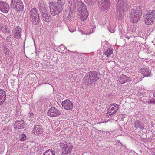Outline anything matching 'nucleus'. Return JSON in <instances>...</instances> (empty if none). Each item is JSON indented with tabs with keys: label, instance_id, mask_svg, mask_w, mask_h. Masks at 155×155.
<instances>
[{
	"label": "nucleus",
	"instance_id": "1",
	"mask_svg": "<svg viewBox=\"0 0 155 155\" xmlns=\"http://www.w3.org/2000/svg\"><path fill=\"white\" fill-rule=\"evenodd\" d=\"M69 3L71 6L73 5L74 7H77L78 9H80L81 8L80 12L81 20L82 21H84L87 19L88 15V13L83 2L81 1L77 2V0H71Z\"/></svg>",
	"mask_w": 155,
	"mask_h": 155
},
{
	"label": "nucleus",
	"instance_id": "2",
	"mask_svg": "<svg viewBox=\"0 0 155 155\" xmlns=\"http://www.w3.org/2000/svg\"><path fill=\"white\" fill-rule=\"evenodd\" d=\"M142 15V11L139 6L131 9L130 12V19L134 23H137L140 19Z\"/></svg>",
	"mask_w": 155,
	"mask_h": 155
},
{
	"label": "nucleus",
	"instance_id": "3",
	"mask_svg": "<svg viewBox=\"0 0 155 155\" xmlns=\"http://www.w3.org/2000/svg\"><path fill=\"white\" fill-rule=\"evenodd\" d=\"M125 4L123 0H117L116 14L118 19L121 20L124 18Z\"/></svg>",
	"mask_w": 155,
	"mask_h": 155
},
{
	"label": "nucleus",
	"instance_id": "4",
	"mask_svg": "<svg viewBox=\"0 0 155 155\" xmlns=\"http://www.w3.org/2000/svg\"><path fill=\"white\" fill-rule=\"evenodd\" d=\"M98 79L97 73L93 71L89 73V75L85 76L83 81V82L86 85H93Z\"/></svg>",
	"mask_w": 155,
	"mask_h": 155
},
{
	"label": "nucleus",
	"instance_id": "5",
	"mask_svg": "<svg viewBox=\"0 0 155 155\" xmlns=\"http://www.w3.org/2000/svg\"><path fill=\"white\" fill-rule=\"evenodd\" d=\"M49 7L51 14L54 16L59 14L63 9L61 6L54 2H49Z\"/></svg>",
	"mask_w": 155,
	"mask_h": 155
},
{
	"label": "nucleus",
	"instance_id": "6",
	"mask_svg": "<svg viewBox=\"0 0 155 155\" xmlns=\"http://www.w3.org/2000/svg\"><path fill=\"white\" fill-rule=\"evenodd\" d=\"M29 17L31 21L34 25H36L39 23V14L35 8L32 9L30 11Z\"/></svg>",
	"mask_w": 155,
	"mask_h": 155
},
{
	"label": "nucleus",
	"instance_id": "7",
	"mask_svg": "<svg viewBox=\"0 0 155 155\" xmlns=\"http://www.w3.org/2000/svg\"><path fill=\"white\" fill-rule=\"evenodd\" d=\"M155 19V10H153L149 11L146 14L144 21L146 24L150 25L153 23Z\"/></svg>",
	"mask_w": 155,
	"mask_h": 155
},
{
	"label": "nucleus",
	"instance_id": "8",
	"mask_svg": "<svg viewBox=\"0 0 155 155\" xmlns=\"http://www.w3.org/2000/svg\"><path fill=\"white\" fill-rule=\"evenodd\" d=\"M39 9L40 11L43 20L46 22H51V17L48 13L47 10L46 8L39 6Z\"/></svg>",
	"mask_w": 155,
	"mask_h": 155
},
{
	"label": "nucleus",
	"instance_id": "9",
	"mask_svg": "<svg viewBox=\"0 0 155 155\" xmlns=\"http://www.w3.org/2000/svg\"><path fill=\"white\" fill-rule=\"evenodd\" d=\"M11 6L13 8H16L17 11L23 10L24 5L21 0H12Z\"/></svg>",
	"mask_w": 155,
	"mask_h": 155
},
{
	"label": "nucleus",
	"instance_id": "10",
	"mask_svg": "<svg viewBox=\"0 0 155 155\" xmlns=\"http://www.w3.org/2000/svg\"><path fill=\"white\" fill-rule=\"evenodd\" d=\"M110 0H101L100 8L104 12H106L110 8Z\"/></svg>",
	"mask_w": 155,
	"mask_h": 155
},
{
	"label": "nucleus",
	"instance_id": "11",
	"mask_svg": "<svg viewBox=\"0 0 155 155\" xmlns=\"http://www.w3.org/2000/svg\"><path fill=\"white\" fill-rule=\"evenodd\" d=\"M119 109V107L117 104L114 103L111 104L107 110V113L111 116L115 114Z\"/></svg>",
	"mask_w": 155,
	"mask_h": 155
},
{
	"label": "nucleus",
	"instance_id": "12",
	"mask_svg": "<svg viewBox=\"0 0 155 155\" xmlns=\"http://www.w3.org/2000/svg\"><path fill=\"white\" fill-rule=\"evenodd\" d=\"M61 114L60 110L55 107H51L49 109L48 111V114L51 117H56Z\"/></svg>",
	"mask_w": 155,
	"mask_h": 155
},
{
	"label": "nucleus",
	"instance_id": "13",
	"mask_svg": "<svg viewBox=\"0 0 155 155\" xmlns=\"http://www.w3.org/2000/svg\"><path fill=\"white\" fill-rule=\"evenodd\" d=\"M12 31L14 38L19 39L21 37L22 29L19 26H16L15 27Z\"/></svg>",
	"mask_w": 155,
	"mask_h": 155
},
{
	"label": "nucleus",
	"instance_id": "14",
	"mask_svg": "<svg viewBox=\"0 0 155 155\" xmlns=\"http://www.w3.org/2000/svg\"><path fill=\"white\" fill-rule=\"evenodd\" d=\"M62 105L64 108L67 110H70L73 107V104L71 101L69 100H66L63 101Z\"/></svg>",
	"mask_w": 155,
	"mask_h": 155
},
{
	"label": "nucleus",
	"instance_id": "15",
	"mask_svg": "<svg viewBox=\"0 0 155 155\" xmlns=\"http://www.w3.org/2000/svg\"><path fill=\"white\" fill-rule=\"evenodd\" d=\"M9 6L8 3L3 1L0 2V10L3 13H7L9 10Z\"/></svg>",
	"mask_w": 155,
	"mask_h": 155
},
{
	"label": "nucleus",
	"instance_id": "16",
	"mask_svg": "<svg viewBox=\"0 0 155 155\" xmlns=\"http://www.w3.org/2000/svg\"><path fill=\"white\" fill-rule=\"evenodd\" d=\"M43 132V130L42 127L39 125H37L35 126L33 130V133L36 135L42 134Z\"/></svg>",
	"mask_w": 155,
	"mask_h": 155
},
{
	"label": "nucleus",
	"instance_id": "17",
	"mask_svg": "<svg viewBox=\"0 0 155 155\" xmlns=\"http://www.w3.org/2000/svg\"><path fill=\"white\" fill-rule=\"evenodd\" d=\"M140 71L141 72L142 74L144 77H148L152 75L151 70L147 68H142Z\"/></svg>",
	"mask_w": 155,
	"mask_h": 155
},
{
	"label": "nucleus",
	"instance_id": "18",
	"mask_svg": "<svg viewBox=\"0 0 155 155\" xmlns=\"http://www.w3.org/2000/svg\"><path fill=\"white\" fill-rule=\"evenodd\" d=\"M6 98V93L3 90L0 89V105L5 101Z\"/></svg>",
	"mask_w": 155,
	"mask_h": 155
},
{
	"label": "nucleus",
	"instance_id": "19",
	"mask_svg": "<svg viewBox=\"0 0 155 155\" xmlns=\"http://www.w3.org/2000/svg\"><path fill=\"white\" fill-rule=\"evenodd\" d=\"M134 125L136 129L139 128L140 130H143L144 128L143 123L139 120H136Z\"/></svg>",
	"mask_w": 155,
	"mask_h": 155
},
{
	"label": "nucleus",
	"instance_id": "20",
	"mask_svg": "<svg viewBox=\"0 0 155 155\" xmlns=\"http://www.w3.org/2000/svg\"><path fill=\"white\" fill-rule=\"evenodd\" d=\"M24 121H16L15 123L14 128L15 129H20L24 128L25 126L23 124Z\"/></svg>",
	"mask_w": 155,
	"mask_h": 155
},
{
	"label": "nucleus",
	"instance_id": "21",
	"mask_svg": "<svg viewBox=\"0 0 155 155\" xmlns=\"http://www.w3.org/2000/svg\"><path fill=\"white\" fill-rule=\"evenodd\" d=\"M119 82L121 84H123L126 82L129 81H130V78L127 77L126 75L122 74L119 78Z\"/></svg>",
	"mask_w": 155,
	"mask_h": 155
},
{
	"label": "nucleus",
	"instance_id": "22",
	"mask_svg": "<svg viewBox=\"0 0 155 155\" xmlns=\"http://www.w3.org/2000/svg\"><path fill=\"white\" fill-rule=\"evenodd\" d=\"M73 146L70 143H68V145L64 148L63 151V154H68L70 153L72 150Z\"/></svg>",
	"mask_w": 155,
	"mask_h": 155
},
{
	"label": "nucleus",
	"instance_id": "23",
	"mask_svg": "<svg viewBox=\"0 0 155 155\" xmlns=\"http://www.w3.org/2000/svg\"><path fill=\"white\" fill-rule=\"evenodd\" d=\"M104 54L107 57H110L112 55L113 56V49L109 48L107 49L105 51Z\"/></svg>",
	"mask_w": 155,
	"mask_h": 155
},
{
	"label": "nucleus",
	"instance_id": "24",
	"mask_svg": "<svg viewBox=\"0 0 155 155\" xmlns=\"http://www.w3.org/2000/svg\"><path fill=\"white\" fill-rule=\"evenodd\" d=\"M55 3L60 6H61V7L63 8L64 5L65 3V0H58Z\"/></svg>",
	"mask_w": 155,
	"mask_h": 155
},
{
	"label": "nucleus",
	"instance_id": "25",
	"mask_svg": "<svg viewBox=\"0 0 155 155\" xmlns=\"http://www.w3.org/2000/svg\"><path fill=\"white\" fill-rule=\"evenodd\" d=\"M97 0H84L85 2L87 4L92 5L94 4Z\"/></svg>",
	"mask_w": 155,
	"mask_h": 155
},
{
	"label": "nucleus",
	"instance_id": "26",
	"mask_svg": "<svg viewBox=\"0 0 155 155\" xmlns=\"http://www.w3.org/2000/svg\"><path fill=\"white\" fill-rule=\"evenodd\" d=\"M60 145L61 147L63 149L62 150H64V149L68 145V143H67L66 141H64L60 143Z\"/></svg>",
	"mask_w": 155,
	"mask_h": 155
},
{
	"label": "nucleus",
	"instance_id": "27",
	"mask_svg": "<svg viewBox=\"0 0 155 155\" xmlns=\"http://www.w3.org/2000/svg\"><path fill=\"white\" fill-rule=\"evenodd\" d=\"M43 155H55V154L51 150H49L45 152Z\"/></svg>",
	"mask_w": 155,
	"mask_h": 155
},
{
	"label": "nucleus",
	"instance_id": "28",
	"mask_svg": "<svg viewBox=\"0 0 155 155\" xmlns=\"http://www.w3.org/2000/svg\"><path fill=\"white\" fill-rule=\"evenodd\" d=\"M26 138V136L25 134H21L19 137V140L20 141H23Z\"/></svg>",
	"mask_w": 155,
	"mask_h": 155
},
{
	"label": "nucleus",
	"instance_id": "29",
	"mask_svg": "<svg viewBox=\"0 0 155 155\" xmlns=\"http://www.w3.org/2000/svg\"><path fill=\"white\" fill-rule=\"evenodd\" d=\"M3 53L6 55L8 54L9 53V50L8 48L4 47H3Z\"/></svg>",
	"mask_w": 155,
	"mask_h": 155
},
{
	"label": "nucleus",
	"instance_id": "30",
	"mask_svg": "<svg viewBox=\"0 0 155 155\" xmlns=\"http://www.w3.org/2000/svg\"><path fill=\"white\" fill-rule=\"evenodd\" d=\"M59 48L61 50H60L59 51H64L65 49H66V48L63 45H61L59 46Z\"/></svg>",
	"mask_w": 155,
	"mask_h": 155
},
{
	"label": "nucleus",
	"instance_id": "31",
	"mask_svg": "<svg viewBox=\"0 0 155 155\" xmlns=\"http://www.w3.org/2000/svg\"><path fill=\"white\" fill-rule=\"evenodd\" d=\"M148 103L149 104H155V101L150 99L148 101Z\"/></svg>",
	"mask_w": 155,
	"mask_h": 155
},
{
	"label": "nucleus",
	"instance_id": "32",
	"mask_svg": "<svg viewBox=\"0 0 155 155\" xmlns=\"http://www.w3.org/2000/svg\"><path fill=\"white\" fill-rule=\"evenodd\" d=\"M6 28H5L1 26H0V30H1L4 31L5 30Z\"/></svg>",
	"mask_w": 155,
	"mask_h": 155
},
{
	"label": "nucleus",
	"instance_id": "33",
	"mask_svg": "<svg viewBox=\"0 0 155 155\" xmlns=\"http://www.w3.org/2000/svg\"><path fill=\"white\" fill-rule=\"evenodd\" d=\"M71 18V17L70 15H68L67 18V20H69Z\"/></svg>",
	"mask_w": 155,
	"mask_h": 155
},
{
	"label": "nucleus",
	"instance_id": "34",
	"mask_svg": "<svg viewBox=\"0 0 155 155\" xmlns=\"http://www.w3.org/2000/svg\"><path fill=\"white\" fill-rule=\"evenodd\" d=\"M109 31L111 33H114V30H110L109 29H108Z\"/></svg>",
	"mask_w": 155,
	"mask_h": 155
},
{
	"label": "nucleus",
	"instance_id": "35",
	"mask_svg": "<svg viewBox=\"0 0 155 155\" xmlns=\"http://www.w3.org/2000/svg\"><path fill=\"white\" fill-rule=\"evenodd\" d=\"M127 38L128 39H130V36H127Z\"/></svg>",
	"mask_w": 155,
	"mask_h": 155
},
{
	"label": "nucleus",
	"instance_id": "36",
	"mask_svg": "<svg viewBox=\"0 0 155 155\" xmlns=\"http://www.w3.org/2000/svg\"><path fill=\"white\" fill-rule=\"evenodd\" d=\"M7 31V32H8V33H9L10 32V30L8 29H7V30H6Z\"/></svg>",
	"mask_w": 155,
	"mask_h": 155
},
{
	"label": "nucleus",
	"instance_id": "37",
	"mask_svg": "<svg viewBox=\"0 0 155 155\" xmlns=\"http://www.w3.org/2000/svg\"><path fill=\"white\" fill-rule=\"evenodd\" d=\"M153 95L155 97V92H154L153 93Z\"/></svg>",
	"mask_w": 155,
	"mask_h": 155
},
{
	"label": "nucleus",
	"instance_id": "38",
	"mask_svg": "<svg viewBox=\"0 0 155 155\" xmlns=\"http://www.w3.org/2000/svg\"><path fill=\"white\" fill-rule=\"evenodd\" d=\"M69 31H70V32H73V31H71L70 30H69Z\"/></svg>",
	"mask_w": 155,
	"mask_h": 155
}]
</instances>
